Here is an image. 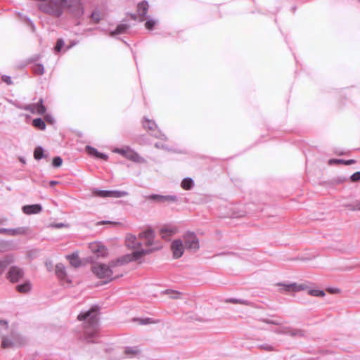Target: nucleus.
<instances>
[{
  "mask_svg": "<svg viewBox=\"0 0 360 360\" xmlns=\"http://www.w3.org/2000/svg\"><path fill=\"white\" fill-rule=\"evenodd\" d=\"M114 153H119L128 160H130L135 162H143L144 159L141 157L136 152L131 150L129 148H116L113 150Z\"/></svg>",
  "mask_w": 360,
  "mask_h": 360,
  "instance_id": "obj_9",
  "label": "nucleus"
},
{
  "mask_svg": "<svg viewBox=\"0 0 360 360\" xmlns=\"http://www.w3.org/2000/svg\"><path fill=\"white\" fill-rule=\"evenodd\" d=\"M112 261L109 262V264H96L92 266V272L100 279H105L104 283H108L112 280H114L117 276L113 277V271L112 269L115 266H111V263ZM122 275L117 276H122Z\"/></svg>",
  "mask_w": 360,
  "mask_h": 360,
  "instance_id": "obj_3",
  "label": "nucleus"
},
{
  "mask_svg": "<svg viewBox=\"0 0 360 360\" xmlns=\"http://www.w3.org/2000/svg\"><path fill=\"white\" fill-rule=\"evenodd\" d=\"M274 333H276L277 334L288 335L289 328H287V327L279 328L274 330Z\"/></svg>",
  "mask_w": 360,
  "mask_h": 360,
  "instance_id": "obj_43",
  "label": "nucleus"
},
{
  "mask_svg": "<svg viewBox=\"0 0 360 360\" xmlns=\"http://www.w3.org/2000/svg\"><path fill=\"white\" fill-rule=\"evenodd\" d=\"M92 250L97 253L99 256L104 257L107 255L108 250L105 246L101 244H95L91 247Z\"/></svg>",
  "mask_w": 360,
  "mask_h": 360,
  "instance_id": "obj_26",
  "label": "nucleus"
},
{
  "mask_svg": "<svg viewBox=\"0 0 360 360\" xmlns=\"http://www.w3.org/2000/svg\"><path fill=\"white\" fill-rule=\"evenodd\" d=\"M147 198L158 203H176L179 202V197L176 195H163L160 194H151L148 195Z\"/></svg>",
  "mask_w": 360,
  "mask_h": 360,
  "instance_id": "obj_10",
  "label": "nucleus"
},
{
  "mask_svg": "<svg viewBox=\"0 0 360 360\" xmlns=\"http://www.w3.org/2000/svg\"><path fill=\"white\" fill-rule=\"evenodd\" d=\"M66 258L70 262L71 266H72L75 268H78L82 264V262L79 258L78 254L77 252H73L71 255H68L66 256Z\"/></svg>",
  "mask_w": 360,
  "mask_h": 360,
  "instance_id": "obj_20",
  "label": "nucleus"
},
{
  "mask_svg": "<svg viewBox=\"0 0 360 360\" xmlns=\"http://www.w3.org/2000/svg\"><path fill=\"white\" fill-rule=\"evenodd\" d=\"M148 7L149 6L147 1H143L138 4L137 13L139 17L141 18L139 20L141 22L145 20L146 14L148 11Z\"/></svg>",
  "mask_w": 360,
  "mask_h": 360,
  "instance_id": "obj_18",
  "label": "nucleus"
},
{
  "mask_svg": "<svg viewBox=\"0 0 360 360\" xmlns=\"http://www.w3.org/2000/svg\"><path fill=\"white\" fill-rule=\"evenodd\" d=\"M72 8L69 0H46L39 6L41 12L56 18L60 17L65 8L73 12Z\"/></svg>",
  "mask_w": 360,
  "mask_h": 360,
  "instance_id": "obj_2",
  "label": "nucleus"
},
{
  "mask_svg": "<svg viewBox=\"0 0 360 360\" xmlns=\"http://www.w3.org/2000/svg\"><path fill=\"white\" fill-rule=\"evenodd\" d=\"M226 302H230L233 304H241L243 305H249L250 302L243 299L229 298L225 300Z\"/></svg>",
  "mask_w": 360,
  "mask_h": 360,
  "instance_id": "obj_32",
  "label": "nucleus"
},
{
  "mask_svg": "<svg viewBox=\"0 0 360 360\" xmlns=\"http://www.w3.org/2000/svg\"><path fill=\"white\" fill-rule=\"evenodd\" d=\"M278 285L283 287L285 292H299L308 288L307 285L304 283H291L288 284L278 283Z\"/></svg>",
  "mask_w": 360,
  "mask_h": 360,
  "instance_id": "obj_14",
  "label": "nucleus"
},
{
  "mask_svg": "<svg viewBox=\"0 0 360 360\" xmlns=\"http://www.w3.org/2000/svg\"><path fill=\"white\" fill-rule=\"evenodd\" d=\"M98 310V307L93 306L78 315L77 319L83 321V333L79 338L80 340L86 343L97 342L99 338Z\"/></svg>",
  "mask_w": 360,
  "mask_h": 360,
  "instance_id": "obj_1",
  "label": "nucleus"
},
{
  "mask_svg": "<svg viewBox=\"0 0 360 360\" xmlns=\"http://www.w3.org/2000/svg\"><path fill=\"white\" fill-rule=\"evenodd\" d=\"M16 290L20 293L29 292L32 289V284L29 281L24 282L23 283L17 285Z\"/></svg>",
  "mask_w": 360,
  "mask_h": 360,
  "instance_id": "obj_23",
  "label": "nucleus"
},
{
  "mask_svg": "<svg viewBox=\"0 0 360 360\" xmlns=\"http://www.w3.org/2000/svg\"><path fill=\"white\" fill-rule=\"evenodd\" d=\"M340 163L344 164L345 165H351L355 163V160H342V159H330L328 161L329 165L340 164Z\"/></svg>",
  "mask_w": 360,
  "mask_h": 360,
  "instance_id": "obj_29",
  "label": "nucleus"
},
{
  "mask_svg": "<svg viewBox=\"0 0 360 360\" xmlns=\"http://www.w3.org/2000/svg\"><path fill=\"white\" fill-rule=\"evenodd\" d=\"M86 150L89 153V154L90 155H93L94 157L96 156V155L98 152L95 148L90 146H86Z\"/></svg>",
  "mask_w": 360,
  "mask_h": 360,
  "instance_id": "obj_42",
  "label": "nucleus"
},
{
  "mask_svg": "<svg viewBox=\"0 0 360 360\" xmlns=\"http://www.w3.org/2000/svg\"><path fill=\"white\" fill-rule=\"evenodd\" d=\"M32 126L39 130H45V121L40 117L35 118L32 120Z\"/></svg>",
  "mask_w": 360,
  "mask_h": 360,
  "instance_id": "obj_28",
  "label": "nucleus"
},
{
  "mask_svg": "<svg viewBox=\"0 0 360 360\" xmlns=\"http://www.w3.org/2000/svg\"><path fill=\"white\" fill-rule=\"evenodd\" d=\"M56 274L61 279L65 278L67 274L65 267L63 264L58 263L56 265Z\"/></svg>",
  "mask_w": 360,
  "mask_h": 360,
  "instance_id": "obj_27",
  "label": "nucleus"
},
{
  "mask_svg": "<svg viewBox=\"0 0 360 360\" xmlns=\"http://www.w3.org/2000/svg\"><path fill=\"white\" fill-rule=\"evenodd\" d=\"M352 210H360V205H356V207L355 208H352Z\"/></svg>",
  "mask_w": 360,
  "mask_h": 360,
  "instance_id": "obj_54",
  "label": "nucleus"
},
{
  "mask_svg": "<svg viewBox=\"0 0 360 360\" xmlns=\"http://www.w3.org/2000/svg\"><path fill=\"white\" fill-rule=\"evenodd\" d=\"M63 163V160L60 156H56L53 158L52 165L54 167H59Z\"/></svg>",
  "mask_w": 360,
  "mask_h": 360,
  "instance_id": "obj_41",
  "label": "nucleus"
},
{
  "mask_svg": "<svg viewBox=\"0 0 360 360\" xmlns=\"http://www.w3.org/2000/svg\"><path fill=\"white\" fill-rule=\"evenodd\" d=\"M141 323L142 324H148V323H150L152 322L150 321V318H146L145 319H142Z\"/></svg>",
  "mask_w": 360,
  "mask_h": 360,
  "instance_id": "obj_52",
  "label": "nucleus"
},
{
  "mask_svg": "<svg viewBox=\"0 0 360 360\" xmlns=\"http://www.w3.org/2000/svg\"><path fill=\"white\" fill-rule=\"evenodd\" d=\"M288 335L292 337H302L304 335V332L301 329H292L291 328H289Z\"/></svg>",
  "mask_w": 360,
  "mask_h": 360,
  "instance_id": "obj_34",
  "label": "nucleus"
},
{
  "mask_svg": "<svg viewBox=\"0 0 360 360\" xmlns=\"http://www.w3.org/2000/svg\"><path fill=\"white\" fill-rule=\"evenodd\" d=\"M139 237L146 240L145 245L150 246L153 245L155 238L154 231L152 229H147L139 233Z\"/></svg>",
  "mask_w": 360,
  "mask_h": 360,
  "instance_id": "obj_17",
  "label": "nucleus"
},
{
  "mask_svg": "<svg viewBox=\"0 0 360 360\" xmlns=\"http://www.w3.org/2000/svg\"><path fill=\"white\" fill-rule=\"evenodd\" d=\"M44 100L43 98H40L39 101L35 103L36 105V112L39 115H44L46 111V107L43 104Z\"/></svg>",
  "mask_w": 360,
  "mask_h": 360,
  "instance_id": "obj_31",
  "label": "nucleus"
},
{
  "mask_svg": "<svg viewBox=\"0 0 360 360\" xmlns=\"http://www.w3.org/2000/svg\"><path fill=\"white\" fill-rule=\"evenodd\" d=\"M95 158H99V159H102V160H107L108 158V156L106 154L100 153L98 151L97 155H96V156Z\"/></svg>",
  "mask_w": 360,
  "mask_h": 360,
  "instance_id": "obj_48",
  "label": "nucleus"
},
{
  "mask_svg": "<svg viewBox=\"0 0 360 360\" xmlns=\"http://www.w3.org/2000/svg\"><path fill=\"white\" fill-rule=\"evenodd\" d=\"M44 150L41 146H37L34 150V158L37 160H39L45 158Z\"/></svg>",
  "mask_w": 360,
  "mask_h": 360,
  "instance_id": "obj_30",
  "label": "nucleus"
},
{
  "mask_svg": "<svg viewBox=\"0 0 360 360\" xmlns=\"http://www.w3.org/2000/svg\"><path fill=\"white\" fill-rule=\"evenodd\" d=\"M124 354L129 358H139L141 354V349L139 346L125 347Z\"/></svg>",
  "mask_w": 360,
  "mask_h": 360,
  "instance_id": "obj_15",
  "label": "nucleus"
},
{
  "mask_svg": "<svg viewBox=\"0 0 360 360\" xmlns=\"http://www.w3.org/2000/svg\"><path fill=\"white\" fill-rule=\"evenodd\" d=\"M126 244L129 248L133 249L139 248L141 245V243L139 241H138L136 237L133 235H129L127 236Z\"/></svg>",
  "mask_w": 360,
  "mask_h": 360,
  "instance_id": "obj_21",
  "label": "nucleus"
},
{
  "mask_svg": "<svg viewBox=\"0 0 360 360\" xmlns=\"http://www.w3.org/2000/svg\"><path fill=\"white\" fill-rule=\"evenodd\" d=\"M24 276V271L22 269L17 266H12L9 268L7 273V279L11 283L18 282Z\"/></svg>",
  "mask_w": 360,
  "mask_h": 360,
  "instance_id": "obj_11",
  "label": "nucleus"
},
{
  "mask_svg": "<svg viewBox=\"0 0 360 360\" xmlns=\"http://www.w3.org/2000/svg\"><path fill=\"white\" fill-rule=\"evenodd\" d=\"M22 210L25 214L30 215L39 213L42 210V207L40 204L27 205H24Z\"/></svg>",
  "mask_w": 360,
  "mask_h": 360,
  "instance_id": "obj_16",
  "label": "nucleus"
},
{
  "mask_svg": "<svg viewBox=\"0 0 360 360\" xmlns=\"http://www.w3.org/2000/svg\"><path fill=\"white\" fill-rule=\"evenodd\" d=\"M28 21L30 22L31 24H32V21L30 20V19H28Z\"/></svg>",
  "mask_w": 360,
  "mask_h": 360,
  "instance_id": "obj_57",
  "label": "nucleus"
},
{
  "mask_svg": "<svg viewBox=\"0 0 360 360\" xmlns=\"http://www.w3.org/2000/svg\"><path fill=\"white\" fill-rule=\"evenodd\" d=\"M14 262V257L12 255H6L0 259V272L3 274L5 270Z\"/></svg>",
  "mask_w": 360,
  "mask_h": 360,
  "instance_id": "obj_19",
  "label": "nucleus"
},
{
  "mask_svg": "<svg viewBox=\"0 0 360 360\" xmlns=\"http://www.w3.org/2000/svg\"><path fill=\"white\" fill-rule=\"evenodd\" d=\"M265 323H268V324H272V325H276V326H279L281 324V322L276 321V320H269V319H266L264 321Z\"/></svg>",
  "mask_w": 360,
  "mask_h": 360,
  "instance_id": "obj_50",
  "label": "nucleus"
},
{
  "mask_svg": "<svg viewBox=\"0 0 360 360\" xmlns=\"http://www.w3.org/2000/svg\"><path fill=\"white\" fill-rule=\"evenodd\" d=\"M143 127L150 131V134L155 138L167 140V138L158 127L155 122L153 120H149L147 117L143 118Z\"/></svg>",
  "mask_w": 360,
  "mask_h": 360,
  "instance_id": "obj_7",
  "label": "nucleus"
},
{
  "mask_svg": "<svg viewBox=\"0 0 360 360\" xmlns=\"http://www.w3.org/2000/svg\"><path fill=\"white\" fill-rule=\"evenodd\" d=\"M131 18L134 20H136V15L135 14L131 15Z\"/></svg>",
  "mask_w": 360,
  "mask_h": 360,
  "instance_id": "obj_55",
  "label": "nucleus"
},
{
  "mask_svg": "<svg viewBox=\"0 0 360 360\" xmlns=\"http://www.w3.org/2000/svg\"><path fill=\"white\" fill-rule=\"evenodd\" d=\"M155 147L158 149H163V150H169V151L172 150V148H169L167 145L160 143V142L155 143Z\"/></svg>",
  "mask_w": 360,
  "mask_h": 360,
  "instance_id": "obj_44",
  "label": "nucleus"
},
{
  "mask_svg": "<svg viewBox=\"0 0 360 360\" xmlns=\"http://www.w3.org/2000/svg\"><path fill=\"white\" fill-rule=\"evenodd\" d=\"M19 108L23 110H26V111H29L31 113H37L36 112V105L35 103H33V104H28V105H22V106H20Z\"/></svg>",
  "mask_w": 360,
  "mask_h": 360,
  "instance_id": "obj_35",
  "label": "nucleus"
},
{
  "mask_svg": "<svg viewBox=\"0 0 360 360\" xmlns=\"http://www.w3.org/2000/svg\"><path fill=\"white\" fill-rule=\"evenodd\" d=\"M129 28V25L127 24H120L117 26L116 29L110 32V37H114L117 34H121L124 33L127 29Z\"/></svg>",
  "mask_w": 360,
  "mask_h": 360,
  "instance_id": "obj_24",
  "label": "nucleus"
},
{
  "mask_svg": "<svg viewBox=\"0 0 360 360\" xmlns=\"http://www.w3.org/2000/svg\"><path fill=\"white\" fill-rule=\"evenodd\" d=\"M32 71L36 75H42L44 73V65L41 63L35 64L32 68Z\"/></svg>",
  "mask_w": 360,
  "mask_h": 360,
  "instance_id": "obj_33",
  "label": "nucleus"
},
{
  "mask_svg": "<svg viewBox=\"0 0 360 360\" xmlns=\"http://www.w3.org/2000/svg\"><path fill=\"white\" fill-rule=\"evenodd\" d=\"M44 121H46V122L51 124L55 123L54 117L51 115H49V114L45 115Z\"/></svg>",
  "mask_w": 360,
  "mask_h": 360,
  "instance_id": "obj_46",
  "label": "nucleus"
},
{
  "mask_svg": "<svg viewBox=\"0 0 360 360\" xmlns=\"http://www.w3.org/2000/svg\"><path fill=\"white\" fill-rule=\"evenodd\" d=\"M350 180L352 182L360 181V172H356L350 176Z\"/></svg>",
  "mask_w": 360,
  "mask_h": 360,
  "instance_id": "obj_45",
  "label": "nucleus"
},
{
  "mask_svg": "<svg viewBox=\"0 0 360 360\" xmlns=\"http://www.w3.org/2000/svg\"><path fill=\"white\" fill-rule=\"evenodd\" d=\"M1 80L8 85H11L13 84L11 77L8 75H2Z\"/></svg>",
  "mask_w": 360,
  "mask_h": 360,
  "instance_id": "obj_47",
  "label": "nucleus"
},
{
  "mask_svg": "<svg viewBox=\"0 0 360 360\" xmlns=\"http://www.w3.org/2000/svg\"><path fill=\"white\" fill-rule=\"evenodd\" d=\"M8 328V322L4 320H0V336L3 337L1 347L8 348L10 347L20 346L22 341L18 335L12 334V338L4 337V332Z\"/></svg>",
  "mask_w": 360,
  "mask_h": 360,
  "instance_id": "obj_4",
  "label": "nucleus"
},
{
  "mask_svg": "<svg viewBox=\"0 0 360 360\" xmlns=\"http://www.w3.org/2000/svg\"><path fill=\"white\" fill-rule=\"evenodd\" d=\"M117 222L108 221V220H103L101 221L98 223V225H103V224H117Z\"/></svg>",
  "mask_w": 360,
  "mask_h": 360,
  "instance_id": "obj_51",
  "label": "nucleus"
},
{
  "mask_svg": "<svg viewBox=\"0 0 360 360\" xmlns=\"http://www.w3.org/2000/svg\"><path fill=\"white\" fill-rule=\"evenodd\" d=\"M260 348L266 350V351H272L274 350V348L271 345H269L268 344H264V345H261L259 346Z\"/></svg>",
  "mask_w": 360,
  "mask_h": 360,
  "instance_id": "obj_49",
  "label": "nucleus"
},
{
  "mask_svg": "<svg viewBox=\"0 0 360 360\" xmlns=\"http://www.w3.org/2000/svg\"><path fill=\"white\" fill-rule=\"evenodd\" d=\"M30 232L29 227L21 226L15 229L0 228V234H6L11 236L27 235Z\"/></svg>",
  "mask_w": 360,
  "mask_h": 360,
  "instance_id": "obj_12",
  "label": "nucleus"
},
{
  "mask_svg": "<svg viewBox=\"0 0 360 360\" xmlns=\"http://www.w3.org/2000/svg\"><path fill=\"white\" fill-rule=\"evenodd\" d=\"M150 252H151V250L141 249L134 251L131 254L126 255L117 258L116 260H112L110 264L112 266H122L129 262L137 261Z\"/></svg>",
  "mask_w": 360,
  "mask_h": 360,
  "instance_id": "obj_5",
  "label": "nucleus"
},
{
  "mask_svg": "<svg viewBox=\"0 0 360 360\" xmlns=\"http://www.w3.org/2000/svg\"><path fill=\"white\" fill-rule=\"evenodd\" d=\"M20 161L22 162L23 163H25V160H20Z\"/></svg>",
  "mask_w": 360,
  "mask_h": 360,
  "instance_id": "obj_58",
  "label": "nucleus"
},
{
  "mask_svg": "<svg viewBox=\"0 0 360 360\" xmlns=\"http://www.w3.org/2000/svg\"><path fill=\"white\" fill-rule=\"evenodd\" d=\"M91 19L94 23H98L101 20V13L98 11H94L91 14Z\"/></svg>",
  "mask_w": 360,
  "mask_h": 360,
  "instance_id": "obj_38",
  "label": "nucleus"
},
{
  "mask_svg": "<svg viewBox=\"0 0 360 360\" xmlns=\"http://www.w3.org/2000/svg\"><path fill=\"white\" fill-rule=\"evenodd\" d=\"M184 247L186 249L195 252L199 248V240L196 235L193 232H187L184 236Z\"/></svg>",
  "mask_w": 360,
  "mask_h": 360,
  "instance_id": "obj_8",
  "label": "nucleus"
},
{
  "mask_svg": "<svg viewBox=\"0 0 360 360\" xmlns=\"http://www.w3.org/2000/svg\"><path fill=\"white\" fill-rule=\"evenodd\" d=\"M64 41L63 39H58L56 41V44L54 47V51L56 53H58L61 51L63 47L64 46Z\"/></svg>",
  "mask_w": 360,
  "mask_h": 360,
  "instance_id": "obj_40",
  "label": "nucleus"
},
{
  "mask_svg": "<svg viewBox=\"0 0 360 360\" xmlns=\"http://www.w3.org/2000/svg\"><path fill=\"white\" fill-rule=\"evenodd\" d=\"M164 293L169 295V297L172 299H179L180 297V292L172 290H166Z\"/></svg>",
  "mask_w": 360,
  "mask_h": 360,
  "instance_id": "obj_39",
  "label": "nucleus"
},
{
  "mask_svg": "<svg viewBox=\"0 0 360 360\" xmlns=\"http://www.w3.org/2000/svg\"><path fill=\"white\" fill-rule=\"evenodd\" d=\"M193 186L194 181L191 177L184 178L181 183V187L186 191L192 189Z\"/></svg>",
  "mask_w": 360,
  "mask_h": 360,
  "instance_id": "obj_25",
  "label": "nucleus"
},
{
  "mask_svg": "<svg viewBox=\"0 0 360 360\" xmlns=\"http://www.w3.org/2000/svg\"><path fill=\"white\" fill-rule=\"evenodd\" d=\"M308 294L314 297H323L325 296V292L321 290L310 289L308 291Z\"/></svg>",
  "mask_w": 360,
  "mask_h": 360,
  "instance_id": "obj_36",
  "label": "nucleus"
},
{
  "mask_svg": "<svg viewBox=\"0 0 360 360\" xmlns=\"http://www.w3.org/2000/svg\"><path fill=\"white\" fill-rule=\"evenodd\" d=\"M330 292H336L338 290L330 289Z\"/></svg>",
  "mask_w": 360,
  "mask_h": 360,
  "instance_id": "obj_56",
  "label": "nucleus"
},
{
  "mask_svg": "<svg viewBox=\"0 0 360 360\" xmlns=\"http://www.w3.org/2000/svg\"><path fill=\"white\" fill-rule=\"evenodd\" d=\"M58 184V181H51L49 182V184L51 186H53L54 185H56Z\"/></svg>",
  "mask_w": 360,
  "mask_h": 360,
  "instance_id": "obj_53",
  "label": "nucleus"
},
{
  "mask_svg": "<svg viewBox=\"0 0 360 360\" xmlns=\"http://www.w3.org/2000/svg\"><path fill=\"white\" fill-rule=\"evenodd\" d=\"M177 231V229L174 226H165L161 229V234L163 238H169L174 235Z\"/></svg>",
  "mask_w": 360,
  "mask_h": 360,
  "instance_id": "obj_22",
  "label": "nucleus"
},
{
  "mask_svg": "<svg viewBox=\"0 0 360 360\" xmlns=\"http://www.w3.org/2000/svg\"><path fill=\"white\" fill-rule=\"evenodd\" d=\"M91 193L93 196L99 197V198H120L122 197L127 196L129 195L128 192L124 191H117V190H100L98 188H93L91 190Z\"/></svg>",
  "mask_w": 360,
  "mask_h": 360,
  "instance_id": "obj_6",
  "label": "nucleus"
},
{
  "mask_svg": "<svg viewBox=\"0 0 360 360\" xmlns=\"http://www.w3.org/2000/svg\"><path fill=\"white\" fill-rule=\"evenodd\" d=\"M184 248L185 247L181 240L176 239L173 240L171 244L173 257L174 259L180 258L184 254Z\"/></svg>",
  "mask_w": 360,
  "mask_h": 360,
  "instance_id": "obj_13",
  "label": "nucleus"
},
{
  "mask_svg": "<svg viewBox=\"0 0 360 360\" xmlns=\"http://www.w3.org/2000/svg\"><path fill=\"white\" fill-rule=\"evenodd\" d=\"M157 22H158V20L153 19V18H149L146 20V22L145 23V27L147 30H153V28H154L155 25L157 24Z\"/></svg>",
  "mask_w": 360,
  "mask_h": 360,
  "instance_id": "obj_37",
  "label": "nucleus"
}]
</instances>
